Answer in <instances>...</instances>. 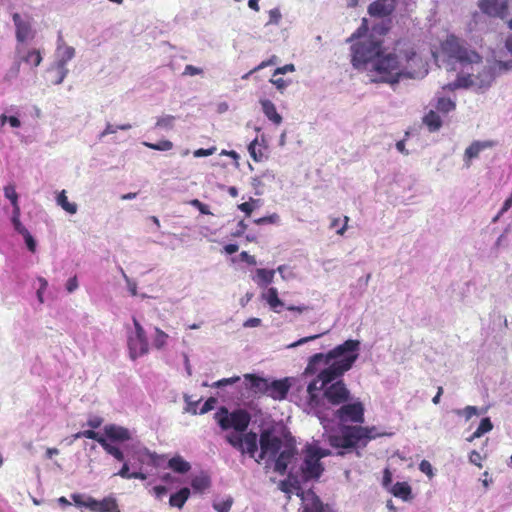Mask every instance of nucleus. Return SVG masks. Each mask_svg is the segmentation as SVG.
Masks as SVG:
<instances>
[{
    "instance_id": "b1692460",
    "label": "nucleus",
    "mask_w": 512,
    "mask_h": 512,
    "mask_svg": "<svg viewBox=\"0 0 512 512\" xmlns=\"http://www.w3.org/2000/svg\"><path fill=\"white\" fill-rule=\"evenodd\" d=\"M190 496V490L187 487L181 488L178 492L172 494L169 498V504L172 507L179 509L183 508L184 504Z\"/></svg>"
},
{
    "instance_id": "338daca9",
    "label": "nucleus",
    "mask_w": 512,
    "mask_h": 512,
    "mask_svg": "<svg viewBox=\"0 0 512 512\" xmlns=\"http://www.w3.org/2000/svg\"><path fill=\"white\" fill-rule=\"evenodd\" d=\"M12 224H13V227L15 229V231H17L19 234H21L22 236L28 232V230L26 229V227L21 223L20 220H15V221H11Z\"/></svg>"
},
{
    "instance_id": "f03ea898",
    "label": "nucleus",
    "mask_w": 512,
    "mask_h": 512,
    "mask_svg": "<svg viewBox=\"0 0 512 512\" xmlns=\"http://www.w3.org/2000/svg\"><path fill=\"white\" fill-rule=\"evenodd\" d=\"M423 66L420 47L402 38L395 41L392 50L381 52L368 68L374 83L396 84L403 76L413 77L416 68Z\"/></svg>"
},
{
    "instance_id": "c03bdc74",
    "label": "nucleus",
    "mask_w": 512,
    "mask_h": 512,
    "mask_svg": "<svg viewBox=\"0 0 512 512\" xmlns=\"http://www.w3.org/2000/svg\"><path fill=\"white\" fill-rule=\"evenodd\" d=\"M227 442L232 445L234 448L240 449L243 448V436L239 434H230L226 436Z\"/></svg>"
},
{
    "instance_id": "2f4dec72",
    "label": "nucleus",
    "mask_w": 512,
    "mask_h": 512,
    "mask_svg": "<svg viewBox=\"0 0 512 512\" xmlns=\"http://www.w3.org/2000/svg\"><path fill=\"white\" fill-rule=\"evenodd\" d=\"M493 429V424L490 420V418L486 417L483 418L476 429V431L472 434V436L468 439L469 441H472L475 438H479L482 435H484L487 432H490Z\"/></svg>"
},
{
    "instance_id": "6e6d98bb",
    "label": "nucleus",
    "mask_w": 512,
    "mask_h": 512,
    "mask_svg": "<svg viewBox=\"0 0 512 512\" xmlns=\"http://www.w3.org/2000/svg\"><path fill=\"white\" fill-rule=\"evenodd\" d=\"M23 238L25 240L26 246L29 251L34 253L36 251V241L34 240L31 233L28 231L23 235Z\"/></svg>"
},
{
    "instance_id": "37998d69",
    "label": "nucleus",
    "mask_w": 512,
    "mask_h": 512,
    "mask_svg": "<svg viewBox=\"0 0 512 512\" xmlns=\"http://www.w3.org/2000/svg\"><path fill=\"white\" fill-rule=\"evenodd\" d=\"M258 140L255 138L249 145L248 151L254 161L259 162L262 160L263 154L260 150H257Z\"/></svg>"
},
{
    "instance_id": "f257e3e1",
    "label": "nucleus",
    "mask_w": 512,
    "mask_h": 512,
    "mask_svg": "<svg viewBox=\"0 0 512 512\" xmlns=\"http://www.w3.org/2000/svg\"><path fill=\"white\" fill-rule=\"evenodd\" d=\"M476 38L469 41L459 38L455 34H449L444 40H437L430 44V52L438 66H446L453 70L460 69L454 82L444 86V89L454 91L459 88L478 87L486 89L491 86L498 74L512 70V60H498L493 65L483 66L480 71L474 73L475 67L482 66L483 56L475 46Z\"/></svg>"
},
{
    "instance_id": "4d7b16f0",
    "label": "nucleus",
    "mask_w": 512,
    "mask_h": 512,
    "mask_svg": "<svg viewBox=\"0 0 512 512\" xmlns=\"http://www.w3.org/2000/svg\"><path fill=\"white\" fill-rule=\"evenodd\" d=\"M232 506V500H226L221 503H216L213 505L214 509L218 512H229Z\"/></svg>"
},
{
    "instance_id": "6ab92c4d",
    "label": "nucleus",
    "mask_w": 512,
    "mask_h": 512,
    "mask_svg": "<svg viewBox=\"0 0 512 512\" xmlns=\"http://www.w3.org/2000/svg\"><path fill=\"white\" fill-rule=\"evenodd\" d=\"M422 123L426 126L429 132L439 131L443 125L440 114L434 110H429L423 116Z\"/></svg>"
},
{
    "instance_id": "6e6552de",
    "label": "nucleus",
    "mask_w": 512,
    "mask_h": 512,
    "mask_svg": "<svg viewBox=\"0 0 512 512\" xmlns=\"http://www.w3.org/2000/svg\"><path fill=\"white\" fill-rule=\"evenodd\" d=\"M135 331L127 338L130 358L135 360L148 353L149 343L146 332L136 317L132 318Z\"/></svg>"
},
{
    "instance_id": "680f3d73",
    "label": "nucleus",
    "mask_w": 512,
    "mask_h": 512,
    "mask_svg": "<svg viewBox=\"0 0 512 512\" xmlns=\"http://www.w3.org/2000/svg\"><path fill=\"white\" fill-rule=\"evenodd\" d=\"M270 82L280 91H283L287 87V82L283 78H275V76H273Z\"/></svg>"
},
{
    "instance_id": "a19ab883",
    "label": "nucleus",
    "mask_w": 512,
    "mask_h": 512,
    "mask_svg": "<svg viewBox=\"0 0 512 512\" xmlns=\"http://www.w3.org/2000/svg\"><path fill=\"white\" fill-rule=\"evenodd\" d=\"M323 503L318 496L314 495L311 503L304 508V512H323Z\"/></svg>"
},
{
    "instance_id": "a18cd8bd",
    "label": "nucleus",
    "mask_w": 512,
    "mask_h": 512,
    "mask_svg": "<svg viewBox=\"0 0 512 512\" xmlns=\"http://www.w3.org/2000/svg\"><path fill=\"white\" fill-rule=\"evenodd\" d=\"M4 195L7 199L10 200L11 205L18 203V194L16 192L15 186L9 184L4 187Z\"/></svg>"
},
{
    "instance_id": "1a4fd4ad",
    "label": "nucleus",
    "mask_w": 512,
    "mask_h": 512,
    "mask_svg": "<svg viewBox=\"0 0 512 512\" xmlns=\"http://www.w3.org/2000/svg\"><path fill=\"white\" fill-rule=\"evenodd\" d=\"M223 416L219 417L218 423L223 430L233 428L238 432H243L247 429L250 423V415L247 411L239 409L228 414L227 409L222 408Z\"/></svg>"
},
{
    "instance_id": "e2e57ef3",
    "label": "nucleus",
    "mask_w": 512,
    "mask_h": 512,
    "mask_svg": "<svg viewBox=\"0 0 512 512\" xmlns=\"http://www.w3.org/2000/svg\"><path fill=\"white\" fill-rule=\"evenodd\" d=\"M281 18V13L279 9L275 8L269 11V21L268 23H278Z\"/></svg>"
},
{
    "instance_id": "dca6fc26",
    "label": "nucleus",
    "mask_w": 512,
    "mask_h": 512,
    "mask_svg": "<svg viewBox=\"0 0 512 512\" xmlns=\"http://www.w3.org/2000/svg\"><path fill=\"white\" fill-rule=\"evenodd\" d=\"M244 379L248 381L246 388L254 395H265L268 389L269 380L255 374H245Z\"/></svg>"
},
{
    "instance_id": "864d4df0",
    "label": "nucleus",
    "mask_w": 512,
    "mask_h": 512,
    "mask_svg": "<svg viewBox=\"0 0 512 512\" xmlns=\"http://www.w3.org/2000/svg\"><path fill=\"white\" fill-rule=\"evenodd\" d=\"M216 150H217V148L215 146H212L207 149L199 148L193 152V155H194V157H197V158L206 157V156L213 155L216 152Z\"/></svg>"
},
{
    "instance_id": "c85d7f7f",
    "label": "nucleus",
    "mask_w": 512,
    "mask_h": 512,
    "mask_svg": "<svg viewBox=\"0 0 512 512\" xmlns=\"http://www.w3.org/2000/svg\"><path fill=\"white\" fill-rule=\"evenodd\" d=\"M435 108L437 112L447 115L448 113L454 111L456 109V103L450 98L446 97H438L436 101Z\"/></svg>"
},
{
    "instance_id": "8fccbe9b",
    "label": "nucleus",
    "mask_w": 512,
    "mask_h": 512,
    "mask_svg": "<svg viewBox=\"0 0 512 512\" xmlns=\"http://www.w3.org/2000/svg\"><path fill=\"white\" fill-rule=\"evenodd\" d=\"M419 469L422 473L426 474L430 479L434 476L433 467L428 460H422L419 464Z\"/></svg>"
},
{
    "instance_id": "aec40b11",
    "label": "nucleus",
    "mask_w": 512,
    "mask_h": 512,
    "mask_svg": "<svg viewBox=\"0 0 512 512\" xmlns=\"http://www.w3.org/2000/svg\"><path fill=\"white\" fill-rule=\"evenodd\" d=\"M260 104L264 115L275 125L282 123V116L277 112L275 104L268 99H261Z\"/></svg>"
},
{
    "instance_id": "de8ad7c7",
    "label": "nucleus",
    "mask_w": 512,
    "mask_h": 512,
    "mask_svg": "<svg viewBox=\"0 0 512 512\" xmlns=\"http://www.w3.org/2000/svg\"><path fill=\"white\" fill-rule=\"evenodd\" d=\"M174 116L166 115L157 119L156 126L161 128H172L174 122Z\"/></svg>"
},
{
    "instance_id": "f704fd0d",
    "label": "nucleus",
    "mask_w": 512,
    "mask_h": 512,
    "mask_svg": "<svg viewBox=\"0 0 512 512\" xmlns=\"http://www.w3.org/2000/svg\"><path fill=\"white\" fill-rule=\"evenodd\" d=\"M340 222H341L340 218H332L329 228L336 229V234L342 236V235H344V233L346 232V230L348 228L349 217L348 216L343 217V224L341 226H340Z\"/></svg>"
},
{
    "instance_id": "3c124183",
    "label": "nucleus",
    "mask_w": 512,
    "mask_h": 512,
    "mask_svg": "<svg viewBox=\"0 0 512 512\" xmlns=\"http://www.w3.org/2000/svg\"><path fill=\"white\" fill-rule=\"evenodd\" d=\"M239 380H240L239 376H234V377H231V378H223L221 380H218V381L214 382L211 385V387L219 388V387H223V386H226V385L234 384V383L238 382Z\"/></svg>"
},
{
    "instance_id": "a211bd4d",
    "label": "nucleus",
    "mask_w": 512,
    "mask_h": 512,
    "mask_svg": "<svg viewBox=\"0 0 512 512\" xmlns=\"http://www.w3.org/2000/svg\"><path fill=\"white\" fill-rule=\"evenodd\" d=\"M106 436L113 441H126L130 439V432L127 428L117 425H107L104 428Z\"/></svg>"
},
{
    "instance_id": "f8f14e48",
    "label": "nucleus",
    "mask_w": 512,
    "mask_h": 512,
    "mask_svg": "<svg viewBox=\"0 0 512 512\" xmlns=\"http://www.w3.org/2000/svg\"><path fill=\"white\" fill-rule=\"evenodd\" d=\"M478 7L482 13L495 18L505 19L509 11L508 0H480Z\"/></svg>"
},
{
    "instance_id": "2eb2a0df",
    "label": "nucleus",
    "mask_w": 512,
    "mask_h": 512,
    "mask_svg": "<svg viewBox=\"0 0 512 512\" xmlns=\"http://www.w3.org/2000/svg\"><path fill=\"white\" fill-rule=\"evenodd\" d=\"M290 389L288 379L274 380L268 383L267 395L275 400H283L286 398Z\"/></svg>"
},
{
    "instance_id": "774afa93",
    "label": "nucleus",
    "mask_w": 512,
    "mask_h": 512,
    "mask_svg": "<svg viewBox=\"0 0 512 512\" xmlns=\"http://www.w3.org/2000/svg\"><path fill=\"white\" fill-rule=\"evenodd\" d=\"M238 208L244 212L247 216H250L253 211V206L250 202L241 203Z\"/></svg>"
},
{
    "instance_id": "58836bf2",
    "label": "nucleus",
    "mask_w": 512,
    "mask_h": 512,
    "mask_svg": "<svg viewBox=\"0 0 512 512\" xmlns=\"http://www.w3.org/2000/svg\"><path fill=\"white\" fill-rule=\"evenodd\" d=\"M23 60L34 66V67H37L38 65H40L41 61H42V56H41V53L39 50H36V49H33V50H30L26 56L23 58Z\"/></svg>"
},
{
    "instance_id": "c756f323",
    "label": "nucleus",
    "mask_w": 512,
    "mask_h": 512,
    "mask_svg": "<svg viewBox=\"0 0 512 512\" xmlns=\"http://www.w3.org/2000/svg\"><path fill=\"white\" fill-rule=\"evenodd\" d=\"M210 485V477L205 474L195 476L191 481L192 488L197 492H203L207 490L210 487Z\"/></svg>"
},
{
    "instance_id": "cd10ccee",
    "label": "nucleus",
    "mask_w": 512,
    "mask_h": 512,
    "mask_svg": "<svg viewBox=\"0 0 512 512\" xmlns=\"http://www.w3.org/2000/svg\"><path fill=\"white\" fill-rule=\"evenodd\" d=\"M274 275V270L259 268L256 270V276L254 277V280L257 282L258 285L266 286L273 282Z\"/></svg>"
},
{
    "instance_id": "e433bc0d",
    "label": "nucleus",
    "mask_w": 512,
    "mask_h": 512,
    "mask_svg": "<svg viewBox=\"0 0 512 512\" xmlns=\"http://www.w3.org/2000/svg\"><path fill=\"white\" fill-rule=\"evenodd\" d=\"M168 337L169 336L167 333H165L160 328L155 327L153 346L157 349H162L166 345Z\"/></svg>"
},
{
    "instance_id": "bf43d9fd",
    "label": "nucleus",
    "mask_w": 512,
    "mask_h": 512,
    "mask_svg": "<svg viewBox=\"0 0 512 512\" xmlns=\"http://www.w3.org/2000/svg\"><path fill=\"white\" fill-rule=\"evenodd\" d=\"M469 461H470L472 464H474V465L478 466L479 468H481V467H482V464H481L482 456H481V454H480L478 451H476V450H472V451L470 452V454H469Z\"/></svg>"
},
{
    "instance_id": "bb28decb",
    "label": "nucleus",
    "mask_w": 512,
    "mask_h": 512,
    "mask_svg": "<svg viewBox=\"0 0 512 512\" xmlns=\"http://www.w3.org/2000/svg\"><path fill=\"white\" fill-rule=\"evenodd\" d=\"M75 55V50L71 46H67L65 44H59L57 48V61L55 63H63L66 67V64L69 60H71Z\"/></svg>"
},
{
    "instance_id": "603ef678",
    "label": "nucleus",
    "mask_w": 512,
    "mask_h": 512,
    "mask_svg": "<svg viewBox=\"0 0 512 512\" xmlns=\"http://www.w3.org/2000/svg\"><path fill=\"white\" fill-rule=\"evenodd\" d=\"M278 220H279V216L277 214H272V215H269V216H264V217L255 219L254 222L257 225H262V224H274Z\"/></svg>"
},
{
    "instance_id": "423d86ee",
    "label": "nucleus",
    "mask_w": 512,
    "mask_h": 512,
    "mask_svg": "<svg viewBox=\"0 0 512 512\" xmlns=\"http://www.w3.org/2000/svg\"><path fill=\"white\" fill-rule=\"evenodd\" d=\"M382 34H352L346 41L351 44V64L357 69L368 68L381 52H385Z\"/></svg>"
},
{
    "instance_id": "09e8293b",
    "label": "nucleus",
    "mask_w": 512,
    "mask_h": 512,
    "mask_svg": "<svg viewBox=\"0 0 512 512\" xmlns=\"http://www.w3.org/2000/svg\"><path fill=\"white\" fill-rule=\"evenodd\" d=\"M189 203L193 207L197 208L201 214H204V215L212 214L211 211L209 210V207L206 204L202 203L198 199H192Z\"/></svg>"
},
{
    "instance_id": "4468645a",
    "label": "nucleus",
    "mask_w": 512,
    "mask_h": 512,
    "mask_svg": "<svg viewBox=\"0 0 512 512\" xmlns=\"http://www.w3.org/2000/svg\"><path fill=\"white\" fill-rule=\"evenodd\" d=\"M397 0H376L368 6V13L372 17H386L393 13Z\"/></svg>"
},
{
    "instance_id": "72a5a7b5",
    "label": "nucleus",
    "mask_w": 512,
    "mask_h": 512,
    "mask_svg": "<svg viewBox=\"0 0 512 512\" xmlns=\"http://www.w3.org/2000/svg\"><path fill=\"white\" fill-rule=\"evenodd\" d=\"M142 144L149 149L157 150V151H169V150L173 149V147H174L173 142H171L170 140H166V139L160 140L157 143H151V142L144 141Z\"/></svg>"
},
{
    "instance_id": "4be33fe9",
    "label": "nucleus",
    "mask_w": 512,
    "mask_h": 512,
    "mask_svg": "<svg viewBox=\"0 0 512 512\" xmlns=\"http://www.w3.org/2000/svg\"><path fill=\"white\" fill-rule=\"evenodd\" d=\"M50 75V82L54 85H58L63 82L68 74V69L63 63H54L48 70Z\"/></svg>"
},
{
    "instance_id": "393cba45",
    "label": "nucleus",
    "mask_w": 512,
    "mask_h": 512,
    "mask_svg": "<svg viewBox=\"0 0 512 512\" xmlns=\"http://www.w3.org/2000/svg\"><path fill=\"white\" fill-rule=\"evenodd\" d=\"M13 21L16 26V32H29L32 30V21L28 15L15 13Z\"/></svg>"
},
{
    "instance_id": "9b49d317",
    "label": "nucleus",
    "mask_w": 512,
    "mask_h": 512,
    "mask_svg": "<svg viewBox=\"0 0 512 512\" xmlns=\"http://www.w3.org/2000/svg\"><path fill=\"white\" fill-rule=\"evenodd\" d=\"M321 459L322 455L313 454L309 447L306 449L304 463L301 468L305 480L320 478L324 470L320 462Z\"/></svg>"
},
{
    "instance_id": "f3484780",
    "label": "nucleus",
    "mask_w": 512,
    "mask_h": 512,
    "mask_svg": "<svg viewBox=\"0 0 512 512\" xmlns=\"http://www.w3.org/2000/svg\"><path fill=\"white\" fill-rule=\"evenodd\" d=\"M495 145L493 141H474L468 146L464 153V159L466 161L467 166H470V162L472 159L477 158L481 151L491 148Z\"/></svg>"
},
{
    "instance_id": "7ed1b4c3",
    "label": "nucleus",
    "mask_w": 512,
    "mask_h": 512,
    "mask_svg": "<svg viewBox=\"0 0 512 512\" xmlns=\"http://www.w3.org/2000/svg\"><path fill=\"white\" fill-rule=\"evenodd\" d=\"M306 388L305 406L309 412L322 418L326 413L351 399V393L342 377L327 379L318 371Z\"/></svg>"
},
{
    "instance_id": "412c9836",
    "label": "nucleus",
    "mask_w": 512,
    "mask_h": 512,
    "mask_svg": "<svg viewBox=\"0 0 512 512\" xmlns=\"http://www.w3.org/2000/svg\"><path fill=\"white\" fill-rule=\"evenodd\" d=\"M257 450V434L251 431L243 435V448L240 449V452L242 454L248 453L250 457H254Z\"/></svg>"
},
{
    "instance_id": "9d476101",
    "label": "nucleus",
    "mask_w": 512,
    "mask_h": 512,
    "mask_svg": "<svg viewBox=\"0 0 512 512\" xmlns=\"http://www.w3.org/2000/svg\"><path fill=\"white\" fill-rule=\"evenodd\" d=\"M335 411V417L342 423H363L364 422V406L360 401L352 403L346 402Z\"/></svg>"
},
{
    "instance_id": "0eeeda50",
    "label": "nucleus",
    "mask_w": 512,
    "mask_h": 512,
    "mask_svg": "<svg viewBox=\"0 0 512 512\" xmlns=\"http://www.w3.org/2000/svg\"><path fill=\"white\" fill-rule=\"evenodd\" d=\"M377 435L375 427L344 426L341 429V434L331 436L329 442L334 448L364 447L370 440L376 438Z\"/></svg>"
},
{
    "instance_id": "5fc2aeb1",
    "label": "nucleus",
    "mask_w": 512,
    "mask_h": 512,
    "mask_svg": "<svg viewBox=\"0 0 512 512\" xmlns=\"http://www.w3.org/2000/svg\"><path fill=\"white\" fill-rule=\"evenodd\" d=\"M217 403V400L213 397H210L208 398L205 403L203 404V406L201 407L199 413L200 414H205L211 410L214 409L215 405Z\"/></svg>"
},
{
    "instance_id": "13d9d810",
    "label": "nucleus",
    "mask_w": 512,
    "mask_h": 512,
    "mask_svg": "<svg viewBox=\"0 0 512 512\" xmlns=\"http://www.w3.org/2000/svg\"><path fill=\"white\" fill-rule=\"evenodd\" d=\"M458 414L465 416L466 420L471 419L474 415L478 414V409L475 406H467L463 410L458 411Z\"/></svg>"
},
{
    "instance_id": "0e129e2a",
    "label": "nucleus",
    "mask_w": 512,
    "mask_h": 512,
    "mask_svg": "<svg viewBox=\"0 0 512 512\" xmlns=\"http://www.w3.org/2000/svg\"><path fill=\"white\" fill-rule=\"evenodd\" d=\"M295 71V66L293 64H286L282 67H278L275 71L273 76H276L277 74H285L287 72H293Z\"/></svg>"
},
{
    "instance_id": "5701e85b",
    "label": "nucleus",
    "mask_w": 512,
    "mask_h": 512,
    "mask_svg": "<svg viewBox=\"0 0 512 512\" xmlns=\"http://www.w3.org/2000/svg\"><path fill=\"white\" fill-rule=\"evenodd\" d=\"M391 493L404 501L412 499V489L407 482H396L391 489Z\"/></svg>"
},
{
    "instance_id": "ddd939ff",
    "label": "nucleus",
    "mask_w": 512,
    "mask_h": 512,
    "mask_svg": "<svg viewBox=\"0 0 512 512\" xmlns=\"http://www.w3.org/2000/svg\"><path fill=\"white\" fill-rule=\"evenodd\" d=\"M89 510L91 512H121L117 499L112 495L101 500L92 497Z\"/></svg>"
},
{
    "instance_id": "39448f33",
    "label": "nucleus",
    "mask_w": 512,
    "mask_h": 512,
    "mask_svg": "<svg viewBox=\"0 0 512 512\" xmlns=\"http://www.w3.org/2000/svg\"><path fill=\"white\" fill-rule=\"evenodd\" d=\"M260 454L256 461L269 458L274 461V471L284 475L288 464L297 454L296 444L292 438L283 440L273 431L263 430L259 438Z\"/></svg>"
},
{
    "instance_id": "7c9ffc66",
    "label": "nucleus",
    "mask_w": 512,
    "mask_h": 512,
    "mask_svg": "<svg viewBox=\"0 0 512 512\" xmlns=\"http://www.w3.org/2000/svg\"><path fill=\"white\" fill-rule=\"evenodd\" d=\"M57 204L61 206L63 210L69 214H75L77 212V204L68 201L66 191L62 190L57 196Z\"/></svg>"
},
{
    "instance_id": "473e14b6",
    "label": "nucleus",
    "mask_w": 512,
    "mask_h": 512,
    "mask_svg": "<svg viewBox=\"0 0 512 512\" xmlns=\"http://www.w3.org/2000/svg\"><path fill=\"white\" fill-rule=\"evenodd\" d=\"M99 444L108 454L112 455L118 461L124 460L123 452L118 447L109 444L106 439H99Z\"/></svg>"
},
{
    "instance_id": "4c0bfd02",
    "label": "nucleus",
    "mask_w": 512,
    "mask_h": 512,
    "mask_svg": "<svg viewBox=\"0 0 512 512\" xmlns=\"http://www.w3.org/2000/svg\"><path fill=\"white\" fill-rule=\"evenodd\" d=\"M277 63V57L275 55H273L271 58H269L268 60H265V61H262L258 66L254 67L253 69H251L249 72H247L246 74H244L242 76V79L243 80H247L252 74H254L255 72L261 70V69H264L268 66H271V65H274Z\"/></svg>"
},
{
    "instance_id": "a878e982",
    "label": "nucleus",
    "mask_w": 512,
    "mask_h": 512,
    "mask_svg": "<svg viewBox=\"0 0 512 512\" xmlns=\"http://www.w3.org/2000/svg\"><path fill=\"white\" fill-rule=\"evenodd\" d=\"M168 467L177 473H187L191 469V465L189 462L184 460L181 456L172 457L168 461Z\"/></svg>"
},
{
    "instance_id": "69168bd1",
    "label": "nucleus",
    "mask_w": 512,
    "mask_h": 512,
    "mask_svg": "<svg viewBox=\"0 0 512 512\" xmlns=\"http://www.w3.org/2000/svg\"><path fill=\"white\" fill-rule=\"evenodd\" d=\"M202 73V69L200 68H197L193 65H187L184 69V72H183V75H190V76H194V75H198V74H201Z\"/></svg>"
},
{
    "instance_id": "c9c22d12",
    "label": "nucleus",
    "mask_w": 512,
    "mask_h": 512,
    "mask_svg": "<svg viewBox=\"0 0 512 512\" xmlns=\"http://www.w3.org/2000/svg\"><path fill=\"white\" fill-rule=\"evenodd\" d=\"M265 299L273 309H275L277 306L283 305V302L278 297V291L274 287L268 289Z\"/></svg>"
},
{
    "instance_id": "79ce46f5",
    "label": "nucleus",
    "mask_w": 512,
    "mask_h": 512,
    "mask_svg": "<svg viewBox=\"0 0 512 512\" xmlns=\"http://www.w3.org/2000/svg\"><path fill=\"white\" fill-rule=\"evenodd\" d=\"M74 438L75 439H78V438L93 439V440H96L98 443H99V439H105L104 437L100 436L99 433L95 432L93 429L79 431L74 435Z\"/></svg>"
},
{
    "instance_id": "052dcab7",
    "label": "nucleus",
    "mask_w": 512,
    "mask_h": 512,
    "mask_svg": "<svg viewBox=\"0 0 512 512\" xmlns=\"http://www.w3.org/2000/svg\"><path fill=\"white\" fill-rule=\"evenodd\" d=\"M78 286H79V284H78L77 276H73L68 279V281L66 283V290L69 293H72L78 288Z\"/></svg>"
},
{
    "instance_id": "20e7f679",
    "label": "nucleus",
    "mask_w": 512,
    "mask_h": 512,
    "mask_svg": "<svg viewBox=\"0 0 512 512\" xmlns=\"http://www.w3.org/2000/svg\"><path fill=\"white\" fill-rule=\"evenodd\" d=\"M360 341L348 339L327 353H316L309 358L304 375L312 376L318 371L324 372L327 379L343 377L359 356Z\"/></svg>"
},
{
    "instance_id": "49530a36",
    "label": "nucleus",
    "mask_w": 512,
    "mask_h": 512,
    "mask_svg": "<svg viewBox=\"0 0 512 512\" xmlns=\"http://www.w3.org/2000/svg\"><path fill=\"white\" fill-rule=\"evenodd\" d=\"M131 127H132L131 124H122V125H119L116 127L113 126L112 124H107L105 130L101 133V137L108 135V134L116 133L117 129L129 130V129H131Z\"/></svg>"
},
{
    "instance_id": "ea45409f",
    "label": "nucleus",
    "mask_w": 512,
    "mask_h": 512,
    "mask_svg": "<svg viewBox=\"0 0 512 512\" xmlns=\"http://www.w3.org/2000/svg\"><path fill=\"white\" fill-rule=\"evenodd\" d=\"M71 498L76 506L85 507L89 509V504L91 503L92 500L91 496H84L79 493H74L71 495Z\"/></svg>"
}]
</instances>
